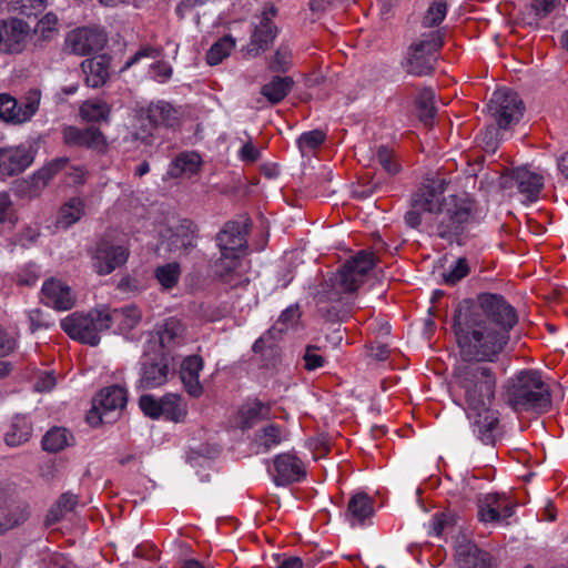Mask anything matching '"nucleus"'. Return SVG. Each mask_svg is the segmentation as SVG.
<instances>
[{
    "label": "nucleus",
    "instance_id": "nucleus-36",
    "mask_svg": "<svg viewBox=\"0 0 568 568\" xmlns=\"http://www.w3.org/2000/svg\"><path fill=\"white\" fill-rule=\"evenodd\" d=\"M78 496L71 493H64L51 507L47 515V524L53 525L60 521L67 514L73 511L78 506Z\"/></svg>",
    "mask_w": 568,
    "mask_h": 568
},
{
    "label": "nucleus",
    "instance_id": "nucleus-19",
    "mask_svg": "<svg viewBox=\"0 0 568 568\" xmlns=\"http://www.w3.org/2000/svg\"><path fill=\"white\" fill-rule=\"evenodd\" d=\"M105 37L102 32L79 28L70 31L64 41V50L77 55H87L103 48Z\"/></svg>",
    "mask_w": 568,
    "mask_h": 568
},
{
    "label": "nucleus",
    "instance_id": "nucleus-48",
    "mask_svg": "<svg viewBox=\"0 0 568 568\" xmlns=\"http://www.w3.org/2000/svg\"><path fill=\"white\" fill-rule=\"evenodd\" d=\"M298 307L297 306H288L286 310L282 312L277 322L268 329L270 335L282 334L291 326H293L298 318Z\"/></svg>",
    "mask_w": 568,
    "mask_h": 568
},
{
    "label": "nucleus",
    "instance_id": "nucleus-15",
    "mask_svg": "<svg viewBox=\"0 0 568 568\" xmlns=\"http://www.w3.org/2000/svg\"><path fill=\"white\" fill-rule=\"evenodd\" d=\"M501 185L516 186L526 201L534 203L539 199L545 179L540 172L532 171L528 166H518L511 171L510 175L503 178Z\"/></svg>",
    "mask_w": 568,
    "mask_h": 568
},
{
    "label": "nucleus",
    "instance_id": "nucleus-38",
    "mask_svg": "<svg viewBox=\"0 0 568 568\" xmlns=\"http://www.w3.org/2000/svg\"><path fill=\"white\" fill-rule=\"evenodd\" d=\"M84 212V203L82 200L74 197L61 206L57 223L59 226L67 229L78 222Z\"/></svg>",
    "mask_w": 568,
    "mask_h": 568
},
{
    "label": "nucleus",
    "instance_id": "nucleus-50",
    "mask_svg": "<svg viewBox=\"0 0 568 568\" xmlns=\"http://www.w3.org/2000/svg\"><path fill=\"white\" fill-rule=\"evenodd\" d=\"M18 193L28 199H36L41 195L45 189L40 178L37 174H32L28 179L22 180L18 183Z\"/></svg>",
    "mask_w": 568,
    "mask_h": 568
},
{
    "label": "nucleus",
    "instance_id": "nucleus-41",
    "mask_svg": "<svg viewBox=\"0 0 568 568\" xmlns=\"http://www.w3.org/2000/svg\"><path fill=\"white\" fill-rule=\"evenodd\" d=\"M32 427L26 418H17L6 433L4 440L8 446L16 447L29 440Z\"/></svg>",
    "mask_w": 568,
    "mask_h": 568
},
{
    "label": "nucleus",
    "instance_id": "nucleus-34",
    "mask_svg": "<svg viewBox=\"0 0 568 568\" xmlns=\"http://www.w3.org/2000/svg\"><path fill=\"white\" fill-rule=\"evenodd\" d=\"M435 99L436 94L432 88L423 89L416 98L415 103L418 116L425 125H428L436 115Z\"/></svg>",
    "mask_w": 568,
    "mask_h": 568
},
{
    "label": "nucleus",
    "instance_id": "nucleus-4",
    "mask_svg": "<svg viewBox=\"0 0 568 568\" xmlns=\"http://www.w3.org/2000/svg\"><path fill=\"white\" fill-rule=\"evenodd\" d=\"M376 260L373 252L359 251L352 258L347 260L337 273L329 275L317 294V304L320 312L333 320L336 316V310H332L324 304L329 302H341L345 294L355 292L364 282L366 274L375 266Z\"/></svg>",
    "mask_w": 568,
    "mask_h": 568
},
{
    "label": "nucleus",
    "instance_id": "nucleus-42",
    "mask_svg": "<svg viewBox=\"0 0 568 568\" xmlns=\"http://www.w3.org/2000/svg\"><path fill=\"white\" fill-rule=\"evenodd\" d=\"M235 48V39L225 36L214 42L206 53V61L210 65H216L227 58Z\"/></svg>",
    "mask_w": 568,
    "mask_h": 568
},
{
    "label": "nucleus",
    "instance_id": "nucleus-59",
    "mask_svg": "<svg viewBox=\"0 0 568 568\" xmlns=\"http://www.w3.org/2000/svg\"><path fill=\"white\" fill-rule=\"evenodd\" d=\"M16 339L0 325V357H6L16 348Z\"/></svg>",
    "mask_w": 568,
    "mask_h": 568
},
{
    "label": "nucleus",
    "instance_id": "nucleus-57",
    "mask_svg": "<svg viewBox=\"0 0 568 568\" xmlns=\"http://www.w3.org/2000/svg\"><path fill=\"white\" fill-rule=\"evenodd\" d=\"M559 2L560 0H531V9L541 19L550 14Z\"/></svg>",
    "mask_w": 568,
    "mask_h": 568
},
{
    "label": "nucleus",
    "instance_id": "nucleus-32",
    "mask_svg": "<svg viewBox=\"0 0 568 568\" xmlns=\"http://www.w3.org/2000/svg\"><path fill=\"white\" fill-rule=\"evenodd\" d=\"M294 81L291 77H273L270 82L264 84L261 93L271 103L276 104L281 102L293 89Z\"/></svg>",
    "mask_w": 568,
    "mask_h": 568
},
{
    "label": "nucleus",
    "instance_id": "nucleus-30",
    "mask_svg": "<svg viewBox=\"0 0 568 568\" xmlns=\"http://www.w3.org/2000/svg\"><path fill=\"white\" fill-rule=\"evenodd\" d=\"M202 165V158L196 152H182L171 163L168 174L171 178H179L182 174H196Z\"/></svg>",
    "mask_w": 568,
    "mask_h": 568
},
{
    "label": "nucleus",
    "instance_id": "nucleus-27",
    "mask_svg": "<svg viewBox=\"0 0 568 568\" xmlns=\"http://www.w3.org/2000/svg\"><path fill=\"white\" fill-rule=\"evenodd\" d=\"M81 67L89 87L99 88L106 82L109 78V58L105 55L87 59Z\"/></svg>",
    "mask_w": 568,
    "mask_h": 568
},
{
    "label": "nucleus",
    "instance_id": "nucleus-33",
    "mask_svg": "<svg viewBox=\"0 0 568 568\" xmlns=\"http://www.w3.org/2000/svg\"><path fill=\"white\" fill-rule=\"evenodd\" d=\"M2 4L9 13L32 17L45 9L48 0H3Z\"/></svg>",
    "mask_w": 568,
    "mask_h": 568
},
{
    "label": "nucleus",
    "instance_id": "nucleus-52",
    "mask_svg": "<svg viewBox=\"0 0 568 568\" xmlns=\"http://www.w3.org/2000/svg\"><path fill=\"white\" fill-rule=\"evenodd\" d=\"M303 361L304 368L308 372L322 368L326 363L325 357L320 353V347L315 345L306 346Z\"/></svg>",
    "mask_w": 568,
    "mask_h": 568
},
{
    "label": "nucleus",
    "instance_id": "nucleus-54",
    "mask_svg": "<svg viewBox=\"0 0 568 568\" xmlns=\"http://www.w3.org/2000/svg\"><path fill=\"white\" fill-rule=\"evenodd\" d=\"M291 65V51L285 47H280L272 61L270 62V70L274 72H285Z\"/></svg>",
    "mask_w": 568,
    "mask_h": 568
},
{
    "label": "nucleus",
    "instance_id": "nucleus-6",
    "mask_svg": "<svg viewBox=\"0 0 568 568\" xmlns=\"http://www.w3.org/2000/svg\"><path fill=\"white\" fill-rule=\"evenodd\" d=\"M250 219L240 216L226 222L216 234L215 241L220 257L215 261V271L223 277L235 271L247 251Z\"/></svg>",
    "mask_w": 568,
    "mask_h": 568
},
{
    "label": "nucleus",
    "instance_id": "nucleus-3",
    "mask_svg": "<svg viewBox=\"0 0 568 568\" xmlns=\"http://www.w3.org/2000/svg\"><path fill=\"white\" fill-rule=\"evenodd\" d=\"M454 333L460 356L468 363L497 362L509 342V335L486 325L479 315L458 308L454 315Z\"/></svg>",
    "mask_w": 568,
    "mask_h": 568
},
{
    "label": "nucleus",
    "instance_id": "nucleus-24",
    "mask_svg": "<svg viewBox=\"0 0 568 568\" xmlns=\"http://www.w3.org/2000/svg\"><path fill=\"white\" fill-rule=\"evenodd\" d=\"M105 331L114 328L118 333H128L133 329L141 320V312L133 305L122 308H109L102 306Z\"/></svg>",
    "mask_w": 568,
    "mask_h": 568
},
{
    "label": "nucleus",
    "instance_id": "nucleus-37",
    "mask_svg": "<svg viewBox=\"0 0 568 568\" xmlns=\"http://www.w3.org/2000/svg\"><path fill=\"white\" fill-rule=\"evenodd\" d=\"M186 414V405L178 394H166L161 398V416L180 422Z\"/></svg>",
    "mask_w": 568,
    "mask_h": 568
},
{
    "label": "nucleus",
    "instance_id": "nucleus-61",
    "mask_svg": "<svg viewBox=\"0 0 568 568\" xmlns=\"http://www.w3.org/2000/svg\"><path fill=\"white\" fill-rule=\"evenodd\" d=\"M55 376L53 373L45 372L42 373L34 385V388L37 392L43 393V392H50L55 386Z\"/></svg>",
    "mask_w": 568,
    "mask_h": 568
},
{
    "label": "nucleus",
    "instance_id": "nucleus-60",
    "mask_svg": "<svg viewBox=\"0 0 568 568\" xmlns=\"http://www.w3.org/2000/svg\"><path fill=\"white\" fill-rule=\"evenodd\" d=\"M450 525V517L446 514H435L430 520V534L440 536L444 529Z\"/></svg>",
    "mask_w": 568,
    "mask_h": 568
},
{
    "label": "nucleus",
    "instance_id": "nucleus-35",
    "mask_svg": "<svg viewBox=\"0 0 568 568\" xmlns=\"http://www.w3.org/2000/svg\"><path fill=\"white\" fill-rule=\"evenodd\" d=\"M270 414V405L260 400H254L253 403L244 406L241 410L242 428H252L260 420L268 418Z\"/></svg>",
    "mask_w": 568,
    "mask_h": 568
},
{
    "label": "nucleus",
    "instance_id": "nucleus-25",
    "mask_svg": "<svg viewBox=\"0 0 568 568\" xmlns=\"http://www.w3.org/2000/svg\"><path fill=\"white\" fill-rule=\"evenodd\" d=\"M203 365V358L199 355L186 356L181 363V381L185 390L193 397H199L203 392V386L200 383V373Z\"/></svg>",
    "mask_w": 568,
    "mask_h": 568
},
{
    "label": "nucleus",
    "instance_id": "nucleus-53",
    "mask_svg": "<svg viewBox=\"0 0 568 568\" xmlns=\"http://www.w3.org/2000/svg\"><path fill=\"white\" fill-rule=\"evenodd\" d=\"M57 26L58 17L54 13L49 12L38 22L34 32L36 34H39L41 39L49 40L57 31Z\"/></svg>",
    "mask_w": 568,
    "mask_h": 568
},
{
    "label": "nucleus",
    "instance_id": "nucleus-10",
    "mask_svg": "<svg viewBox=\"0 0 568 568\" xmlns=\"http://www.w3.org/2000/svg\"><path fill=\"white\" fill-rule=\"evenodd\" d=\"M155 347V343H146L141 358L139 385L145 389L164 385L174 369L173 357L161 349H152Z\"/></svg>",
    "mask_w": 568,
    "mask_h": 568
},
{
    "label": "nucleus",
    "instance_id": "nucleus-58",
    "mask_svg": "<svg viewBox=\"0 0 568 568\" xmlns=\"http://www.w3.org/2000/svg\"><path fill=\"white\" fill-rule=\"evenodd\" d=\"M68 163V158H57L44 164L41 169L47 179L51 181L59 172L67 168Z\"/></svg>",
    "mask_w": 568,
    "mask_h": 568
},
{
    "label": "nucleus",
    "instance_id": "nucleus-16",
    "mask_svg": "<svg viewBox=\"0 0 568 568\" xmlns=\"http://www.w3.org/2000/svg\"><path fill=\"white\" fill-rule=\"evenodd\" d=\"M31 27L18 18L0 20V53H21L27 47Z\"/></svg>",
    "mask_w": 568,
    "mask_h": 568
},
{
    "label": "nucleus",
    "instance_id": "nucleus-13",
    "mask_svg": "<svg viewBox=\"0 0 568 568\" xmlns=\"http://www.w3.org/2000/svg\"><path fill=\"white\" fill-rule=\"evenodd\" d=\"M129 256L130 251L126 246L102 240L91 252V265L98 275L104 276L124 265Z\"/></svg>",
    "mask_w": 568,
    "mask_h": 568
},
{
    "label": "nucleus",
    "instance_id": "nucleus-17",
    "mask_svg": "<svg viewBox=\"0 0 568 568\" xmlns=\"http://www.w3.org/2000/svg\"><path fill=\"white\" fill-rule=\"evenodd\" d=\"M277 9L273 4H267L262 11L260 21L252 32L251 40L246 45V54L251 58L260 55L268 49L270 44L277 36V29L272 22L276 16Z\"/></svg>",
    "mask_w": 568,
    "mask_h": 568
},
{
    "label": "nucleus",
    "instance_id": "nucleus-56",
    "mask_svg": "<svg viewBox=\"0 0 568 568\" xmlns=\"http://www.w3.org/2000/svg\"><path fill=\"white\" fill-rule=\"evenodd\" d=\"M14 220L13 203L7 192H0V223L10 222Z\"/></svg>",
    "mask_w": 568,
    "mask_h": 568
},
{
    "label": "nucleus",
    "instance_id": "nucleus-20",
    "mask_svg": "<svg viewBox=\"0 0 568 568\" xmlns=\"http://www.w3.org/2000/svg\"><path fill=\"white\" fill-rule=\"evenodd\" d=\"M455 557L459 568H495L490 554L479 549L465 535L455 541Z\"/></svg>",
    "mask_w": 568,
    "mask_h": 568
},
{
    "label": "nucleus",
    "instance_id": "nucleus-5",
    "mask_svg": "<svg viewBox=\"0 0 568 568\" xmlns=\"http://www.w3.org/2000/svg\"><path fill=\"white\" fill-rule=\"evenodd\" d=\"M504 402L516 413L542 414L551 408L549 386L536 369H523L504 384Z\"/></svg>",
    "mask_w": 568,
    "mask_h": 568
},
{
    "label": "nucleus",
    "instance_id": "nucleus-2",
    "mask_svg": "<svg viewBox=\"0 0 568 568\" xmlns=\"http://www.w3.org/2000/svg\"><path fill=\"white\" fill-rule=\"evenodd\" d=\"M454 378L473 434L483 444L494 445L499 424L498 412L490 408L497 382L495 372L488 366L464 364L455 368Z\"/></svg>",
    "mask_w": 568,
    "mask_h": 568
},
{
    "label": "nucleus",
    "instance_id": "nucleus-9",
    "mask_svg": "<svg viewBox=\"0 0 568 568\" xmlns=\"http://www.w3.org/2000/svg\"><path fill=\"white\" fill-rule=\"evenodd\" d=\"M61 328L72 339L90 346L100 343V333L105 331L102 306L88 313H72L61 321Z\"/></svg>",
    "mask_w": 568,
    "mask_h": 568
},
{
    "label": "nucleus",
    "instance_id": "nucleus-39",
    "mask_svg": "<svg viewBox=\"0 0 568 568\" xmlns=\"http://www.w3.org/2000/svg\"><path fill=\"white\" fill-rule=\"evenodd\" d=\"M110 112V105L100 99L88 100L80 108L81 116L92 122L108 120Z\"/></svg>",
    "mask_w": 568,
    "mask_h": 568
},
{
    "label": "nucleus",
    "instance_id": "nucleus-62",
    "mask_svg": "<svg viewBox=\"0 0 568 568\" xmlns=\"http://www.w3.org/2000/svg\"><path fill=\"white\" fill-rule=\"evenodd\" d=\"M376 151L373 150L372 144H359L355 146V155L358 158V161L364 163V165H371V162L375 159Z\"/></svg>",
    "mask_w": 568,
    "mask_h": 568
},
{
    "label": "nucleus",
    "instance_id": "nucleus-63",
    "mask_svg": "<svg viewBox=\"0 0 568 568\" xmlns=\"http://www.w3.org/2000/svg\"><path fill=\"white\" fill-rule=\"evenodd\" d=\"M239 154L243 161L248 163H253L260 158V151L256 144H243Z\"/></svg>",
    "mask_w": 568,
    "mask_h": 568
},
{
    "label": "nucleus",
    "instance_id": "nucleus-64",
    "mask_svg": "<svg viewBox=\"0 0 568 568\" xmlns=\"http://www.w3.org/2000/svg\"><path fill=\"white\" fill-rule=\"evenodd\" d=\"M39 237V232L37 230H33L31 227L24 229L19 236V243L23 247H28L36 243V241Z\"/></svg>",
    "mask_w": 568,
    "mask_h": 568
},
{
    "label": "nucleus",
    "instance_id": "nucleus-45",
    "mask_svg": "<svg viewBox=\"0 0 568 568\" xmlns=\"http://www.w3.org/2000/svg\"><path fill=\"white\" fill-rule=\"evenodd\" d=\"M447 14L446 0H434L422 19V26L425 28H434L439 26Z\"/></svg>",
    "mask_w": 568,
    "mask_h": 568
},
{
    "label": "nucleus",
    "instance_id": "nucleus-29",
    "mask_svg": "<svg viewBox=\"0 0 568 568\" xmlns=\"http://www.w3.org/2000/svg\"><path fill=\"white\" fill-rule=\"evenodd\" d=\"M373 513V500L368 495L358 493L349 499L346 517L351 525L355 526L356 524H362L366 518L371 517Z\"/></svg>",
    "mask_w": 568,
    "mask_h": 568
},
{
    "label": "nucleus",
    "instance_id": "nucleus-51",
    "mask_svg": "<svg viewBox=\"0 0 568 568\" xmlns=\"http://www.w3.org/2000/svg\"><path fill=\"white\" fill-rule=\"evenodd\" d=\"M18 193L28 199H36L41 195L45 189L40 178L37 174H32L28 179L22 180L18 183Z\"/></svg>",
    "mask_w": 568,
    "mask_h": 568
},
{
    "label": "nucleus",
    "instance_id": "nucleus-11",
    "mask_svg": "<svg viewBox=\"0 0 568 568\" xmlns=\"http://www.w3.org/2000/svg\"><path fill=\"white\" fill-rule=\"evenodd\" d=\"M126 390L123 387L118 385L104 387L93 398V406L88 415V422L92 426L114 423L126 406Z\"/></svg>",
    "mask_w": 568,
    "mask_h": 568
},
{
    "label": "nucleus",
    "instance_id": "nucleus-26",
    "mask_svg": "<svg viewBox=\"0 0 568 568\" xmlns=\"http://www.w3.org/2000/svg\"><path fill=\"white\" fill-rule=\"evenodd\" d=\"M196 226L190 220H182L172 229L169 240L171 252H185L195 246Z\"/></svg>",
    "mask_w": 568,
    "mask_h": 568
},
{
    "label": "nucleus",
    "instance_id": "nucleus-21",
    "mask_svg": "<svg viewBox=\"0 0 568 568\" xmlns=\"http://www.w3.org/2000/svg\"><path fill=\"white\" fill-rule=\"evenodd\" d=\"M185 327L182 322L175 317L166 318L156 328V337L146 343H155L154 351H163L170 354L172 349L184 344Z\"/></svg>",
    "mask_w": 568,
    "mask_h": 568
},
{
    "label": "nucleus",
    "instance_id": "nucleus-18",
    "mask_svg": "<svg viewBox=\"0 0 568 568\" xmlns=\"http://www.w3.org/2000/svg\"><path fill=\"white\" fill-rule=\"evenodd\" d=\"M34 160L31 144H18L0 148V180L24 171Z\"/></svg>",
    "mask_w": 568,
    "mask_h": 568
},
{
    "label": "nucleus",
    "instance_id": "nucleus-28",
    "mask_svg": "<svg viewBox=\"0 0 568 568\" xmlns=\"http://www.w3.org/2000/svg\"><path fill=\"white\" fill-rule=\"evenodd\" d=\"M284 439L283 429L275 424H268L254 435V446L257 454L268 453L271 449L277 447Z\"/></svg>",
    "mask_w": 568,
    "mask_h": 568
},
{
    "label": "nucleus",
    "instance_id": "nucleus-44",
    "mask_svg": "<svg viewBox=\"0 0 568 568\" xmlns=\"http://www.w3.org/2000/svg\"><path fill=\"white\" fill-rule=\"evenodd\" d=\"M72 436L65 428L54 427L42 438V447L47 452H59L70 445Z\"/></svg>",
    "mask_w": 568,
    "mask_h": 568
},
{
    "label": "nucleus",
    "instance_id": "nucleus-43",
    "mask_svg": "<svg viewBox=\"0 0 568 568\" xmlns=\"http://www.w3.org/2000/svg\"><path fill=\"white\" fill-rule=\"evenodd\" d=\"M179 112L168 102L160 101L150 108L149 122H156L166 126H173L178 120Z\"/></svg>",
    "mask_w": 568,
    "mask_h": 568
},
{
    "label": "nucleus",
    "instance_id": "nucleus-55",
    "mask_svg": "<svg viewBox=\"0 0 568 568\" xmlns=\"http://www.w3.org/2000/svg\"><path fill=\"white\" fill-rule=\"evenodd\" d=\"M140 407L151 418H159L161 416V399L158 400L152 395L141 396Z\"/></svg>",
    "mask_w": 568,
    "mask_h": 568
},
{
    "label": "nucleus",
    "instance_id": "nucleus-49",
    "mask_svg": "<svg viewBox=\"0 0 568 568\" xmlns=\"http://www.w3.org/2000/svg\"><path fill=\"white\" fill-rule=\"evenodd\" d=\"M469 273V265L465 257H459L452 264L447 272L443 274V281L447 285H455Z\"/></svg>",
    "mask_w": 568,
    "mask_h": 568
},
{
    "label": "nucleus",
    "instance_id": "nucleus-23",
    "mask_svg": "<svg viewBox=\"0 0 568 568\" xmlns=\"http://www.w3.org/2000/svg\"><path fill=\"white\" fill-rule=\"evenodd\" d=\"M42 302L58 311L71 310L75 304V295L70 286L60 280L49 278L42 285Z\"/></svg>",
    "mask_w": 568,
    "mask_h": 568
},
{
    "label": "nucleus",
    "instance_id": "nucleus-7",
    "mask_svg": "<svg viewBox=\"0 0 568 568\" xmlns=\"http://www.w3.org/2000/svg\"><path fill=\"white\" fill-rule=\"evenodd\" d=\"M457 308L464 313L479 315L486 325L505 335H509L518 322L516 310L499 294L480 293L475 303L465 301Z\"/></svg>",
    "mask_w": 568,
    "mask_h": 568
},
{
    "label": "nucleus",
    "instance_id": "nucleus-22",
    "mask_svg": "<svg viewBox=\"0 0 568 568\" xmlns=\"http://www.w3.org/2000/svg\"><path fill=\"white\" fill-rule=\"evenodd\" d=\"M276 486H287L301 481L306 476L303 462L291 453L278 454L274 458Z\"/></svg>",
    "mask_w": 568,
    "mask_h": 568
},
{
    "label": "nucleus",
    "instance_id": "nucleus-8",
    "mask_svg": "<svg viewBox=\"0 0 568 568\" xmlns=\"http://www.w3.org/2000/svg\"><path fill=\"white\" fill-rule=\"evenodd\" d=\"M443 43L442 30L423 33L407 49L404 64L406 72L416 77L432 73Z\"/></svg>",
    "mask_w": 568,
    "mask_h": 568
},
{
    "label": "nucleus",
    "instance_id": "nucleus-31",
    "mask_svg": "<svg viewBox=\"0 0 568 568\" xmlns=\"http://www.w3.org/2000/svg\"><path fill=\"white\" fill-rule=\"evenodd\" d=\"M504 495L489 493L478 498V518L483 523L500 521V504Z\"/></svg>",
    "mask_w": 568,
    "mask_h": 568
},
{
    "label": "nucleus",
    "instance_id": "nucleus-40",
    "mask_svg": "<svg viewBox=\"0 0 568 568\" xmlns=\"http://www.w3.org/2000/svg\"><path fill=\"white\" fill-rule=\"evenodd\" d=\"M65 142H104V136L99 128L87 125L83 129L69 126L64 130Z\"/></svg>",
    "mask_w": 568,
    "mask_h": 568
},
{
    "label": "nucleus",
    "instance_id": "nucleus-47",
    "mask_svg": "<svg viewBox=\"0 0 568 568\" xmlns=\"http://www.w3.org/2000/svg\"><path fill=\"white\" fill-rule=\"evenodd\" d=\"M376 156L383 169L392 175L399 173L402 170L398 164L394 150L387 144H381L376 149Z\"/></svg>",
    "mask_w": 568,
    "mask_h": 568
},
{
    "label": "nucleus",
    "instance_id": "nucleus-46",
    "mask_svg": "<svg viewBox=\"0 0 568 568\" xmlns=\"http://www.w3.org/2000/svg\"><path fill=\"white\" fill-rule=\"evenodd\" d=\"M180 275L181 267L176 262L158 266L155 270V277L158 278L159 283L166 290H170L178 284Z\"/></svg>",
    "mask_w": 568,
    "mask_h": 568
},
{
    "label": "nucleus",
    "instance_id": "nucleus-14",
    "mask_svg": "<svg viewBox=\"0 0 568 568\" xmlns=\"http://www.w3.org/2000/svg\"><path fill=\"white\" fill-rule=\"evenodd\" d=\"M524 103L516 92L497 90L493 93L489 111L500 129H506L520 120Z\"/></svg>",
    "mask_w": 568,
    "mask_h": 568
},
{
    "label": "nucleus",
    "instance_id": "nucleus-1",
    "mask_svg": "<svg viewBox=\"0 0 568 568\" xmlns=\"http://www.w3.org/2000/svg\"><path fill=\"white\" fill-rule=\"evenodd\" d=\"M447 181L443 178L427 179L410 196L405 223L417 229L425 213L435 214V233L448 242L455 241L469 221L473 206L465 196L443 197Z\"/></svg>",
    "mask_w": 568,
    "mask_h": 568
},
{
    "label": "nucleus",
    "instance_id": "nucleus-12",
    "mask_svg": "<svg viewBox=\"0 0 568 568\" xmlns=\"http://www.w3.org/2000/svg\"><path fill=\"white\" fill-rule=\"evenodd\" d=\"M41 101L39 90H30L20 101L7 93L0 94V119L11 124H22L38 112Z\"/></svg>",
    "mask_w": 568,
    "mask_h": 568
}]
</instances>
